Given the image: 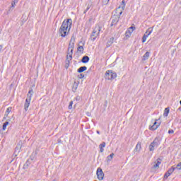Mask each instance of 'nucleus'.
<instances>
[{
  "mask_svg": "<svg viewBox=\"0 0 181 181\" xmlns=\"http://www.w3.org/2000/svg\"><path fill=\"white\" fill-rule=\"evenodd\" d=\"M73 25V20L71 18H68L64 20L59 30V33L62 37H66L69 33L70 32V29H71V25Z\"/></svg>",
  "mask_w": 181,
  "mask_h": 181,
  "instance_id": "1",
  "label": "nucleus"
},
{
  "mask_svg": "<svg viewBox=\"0 0 181 181\" xmlns=\"http://www.w3.org/2000/svg\"><path fill=\"white\" fill-rule=\"evenodd\" d=\"M101 32V26L100 25L97 24L92 32V34L90 35V40L92 42H94L98 36H100V33Z\"/></svg>",
  "mask_w": 181,
  "mask_h": 181,
  "instance_id": "2",
  "label": "nucleus"
},
{
  "mask_svg": "<svg viewBox=\"0 0 181 181\" xmlns=\"http://www.w3.org/2000/svg\"><path fill=\"white\" fill-rule=\"evenodd\" d=\"M105 78L106 80H114V78H117V73L112 70H107L105 72Z\"/></svg>",
  "mask_w": 181,
  "mask_h": 181,
  "instance_id": "3",
  "label": "nucleus"
},
{
  "mask_svg": "<svg viewBox=\"0 0 181 181\" xmlns=\"http://www.w3.org/2000/svg\"><path fill=\"white\" fill-rule=\"evenodd\" d=\"M73 59V52L67 51L66 54V69H69V66H70V62Z\"/></svg>",
  "mask_w": 181,
  "mask_h": 181,
  "instance_id": "4",
  "label": "nucleus"
},
{
  "mask_svg": "<svg viewBox=\"0 0 181 181\" xmlns=\"http://www.w3.org/2000/svg\"><path fill=\"white\" fill-rule=\"evenodd\" d=\"M76 42V38L73 36L71 38L70 42L68 47V52H74V43Z\"/></svg>",
  "mask_w": 181,
  "mask_h": 181,
  "instance_id": "5",
  "label": "nucleus"
},
{
  "mask_svg": "<svg viewBox=\"0 0 181 181\" xmlns=\"http://www.w3.org/2000/svg\"><path fill=\"white\" fill-rule=\"evenodd\" d=\"M96 175L98 180H104V172H103V169L101 168H98L96 171Z\"/></svg>",
  "mask_w": 181,
  "mask_h": 181,
  "instance_id": "6",
  "label": "nucleus"
},
{
  "mask_svg": "<svg viewBox=\"0 0 181 181\" xmlns=\"http://www.w3.org/2000/svg\"><path fill=\"white\" fill-rule=\"evenodd\" d=\"M176 170V168L171 167L164 175V179H168L169 176H170Z\"/></svg>",
  "mask_w": 181,
  "mask_h": 181,
  "instance_id": "7",
  "label": "nucleus"
},
{
  "mask_svg": "<svg viewBox=\"0 0 181 181\" xmlns=\"http://www.w3.org/2000/svg\"><path fill=\"white\" fill-rule=\"evenodd\" d=\"M122 11L124 10H122V7L119 6L115 9L114 16H116L119 18H121V15H122Z\"/></svg>",
  "mask_w": 181,
  "mask_h": 181,
  "instance_id": "8",
  "label": "nucleus"
},
{
  "mask_svg": "<svg viewBox=\"0 0 181 181\" xmlns=\"http://www.w3.org/2000/svg\"><path fill=\"white\" fill-rule=\"evenodd\" d=\"M135 30V26L132 25L130 28L127 29V30L125 33V36L127 37H129L132 35V32Z\"/></svg>",
  "mask_w": 181,
  "mask_h": 181,
  "instance_id": "9",
  "label": "nucleus"
},
{
  "mask_svg": "<svg viewBox=\"0 0 181 181\" xmlns=\"http://www.w3.org/2000/svg\"><path fill=\"white\" fill-rule=\"evenodd\" d=\"M159 125H160V123H158V119H156L153 124L151 127H149V129L151 131H156V129H158V128L159 127Z\"/></svg>",
  "mask_w": 181,
  "mask_h": 181,
  "instance_id": "10",
  "label": "nucleus"
},
{
  "mask_svg": "<svg viewBox=\"0 0 181 181\" xmlns=\"http://www.w3.org/2000/svg\"><path fill=\"white\" fill-rule=\"evenodd\" d=\"M32 99H30V97L27 98L25 99V102L24 104V110L25 111H28V108H29V105H30V101Z\"/></svg>",
  "mask_w": 181,
  "mask_h": 181,
  "instance_id": "11",
  "label": "nucleus"
},
{
  "mask_svg": "<svg viewBox=\"0 0 181 181\" xmlns=\"http://www.w3.org/2000/svg\"><path fill=\"white\" fill-rule=\"evenodd\" d=\"M118 22H119V18L113 16V19L112 20L110 26L111 27L115 26L117 25V23H118Z\"/></svg>",
  "mask_w": 181,
  "mask_h": 181,
  "instance_id": "12",
  "label": "nucleus"
},
{
  "mask_svg": "<svg viewBox=\"0 0 181 181\" xmlns=\"http://www.w3.org/2000/svg\"><path fill=\"white\" fill-rule=\"evenodd\" d=\"M160 160H162V159L158 158L156 161L154 162V165H153V169H159V165L162 163Z\"/></svg>",
  "mask_w": 181,
  "mask_h": 181,
  "instance_id": "13",
  "label": "nucleus"
},
{
  "mask_svg": "<svg viewBox=\"0 0 181 181\" xmlns=\"http://www.w3.org/2000/svg\"><path fill=\"white\" fill-rule=\"evenodd\" d=\"M115 37H112L110 39L107 40V42L106 43V47L108 48L111 46H112V43H114Z\"/></svg>",
  "mask_w": 181,
  "mask_h": 181,
  "instance_id": "14",
  "label": "nucleus"
},
{
  "mask_svg": "<svg viewBox=\"0 0 181 181\" xmlns=\"http://www.w3.org/2000/svg\"><path fill=\"white\" fill-rule=\"evenodd\" d=\"M152 145L154 146V147L158 148L159 146V138L156 137L154 139V140L151 142Z\"/></svg>",
  "mask_w": 181,
  "mask_h": 181,
  "instance_id": "15",
  "label": "nucleus"
},
{
  "mask_svg": "<svg viewBox=\"0 0 181 181\" xmlns=\"http://www.w3.org/2000/svg\"><path fill=\"white\" fill-rule=\"evenodd\" d=\"M90 62V57L88 56H83L81 59L82 63H88Z\"/></svg>",
  "mask_w": 181,
  "mask_h": 181,
  "instance_id": "16",
  "label": "nucleus"
},
{
  "mask_svg": "<svg viewBox=\"0 0 181 181\" xmlns=\"http://www.w3.org/2000/svg\"><path fill=\"white\" fill-rule=\"evenodd\" d=\"M151 54V52H146L144 55L142 57L143 62H145V60H148L149 59V55Z\"/></svg>",
  "mask_w": 181,
  "mask_h": 181,
  "instance_id": "17",
  "label": "nucleus"
},
{
  "mask_svg": "<svg viewBox=\"0 0 181 181\" xmlns=\"http://www.w3.org/2000/svg\"><path fill=\"white\" fill-rule=\"evenodd\" d=\"M105 142H102V144H100L99 145V148H100V152L103 153V152H104V148H105Z\"/></svg>",
  "mask_w": 181,
  "mask_h": 181,
  "instance_id": "18",
  "label": "nucleus"
},
{
  "mask_svg": "<svg viewBox=\"0 0 181 181\" xmlns=\"http://www.w3.org/2000/svg\"><path fill=\"white\" fill-rule=\"evenodd\" d=\"M141 148L142 147L141 146V142H138L134 148V151L139 152V151H141Z\"/></svg>",
  "mask_w": 181,
  "mask_h": 181,
  "instance_id": "19",
  "label": "nucleus"
},
{
  "mask_svg": "<svg viewBox=\"0 0 181 181\" xmlns=\"http://www.w3.org/2000/svg\"><path fill=\"white\" fill-rule=\"evenodd\" d=\"M32 95H33V89L32 88H30V90L28 91V93L27 94V98L32 99Z\"/></svg>",
  "mask_w": 181,
  "mask_h": 181,
  "instance_id": "20",
  "label": "nucleus"
},
{
  "mask_svg": "<svg viewBox=\"0 0 181 181\" xmlns=\"http://www.w3.org/2000/svg\"><path fill=\"white\" fill-rule=\"evenodd\" d=\"M87 70V66H81L78 69V73H83Z\"/></svg>",
  "mask_w": 181,
  "mask_h": 181,
  "instance_id": "21",
  "label": "nucleus"
},
{
  "mask_svg": "<svg viewBox=\"0 0 181 181\" xmlns=\"http://www.w3.org/2000/svg\"><path fill=\"white\" fill-rule=\"evenodd\" d=\"M170 111V109H169V107H166L164 110L163 117H168V115H169Z\"/></svg>",
  "mask_w": 181,
  "mask_h": 181,
  "instance_id": "22",
  "label": "nucleus"
},
{
  "mask_svg": "<svg viewBox=\"0 0 181 181\" xmlns=\"http://www.w3.org/2000/svg\"><path fill=\"white\" fill-rule=\"evenodd\" d=\"M112 158H114V153H112L107 157V161L110 162V160H112Z\"/></svg>",
  "mask_w": 181,
  "mask_h": 181,
  "instance_id": "23",
  "label": "nucleus"
},
{
  "mask_svg": "<svg viewBox=\"0 0 181 181\" xmlns=\"http://www.w3.org/2000/svg\"><path fill=\"white\" fill-rule=\"evenodd\" d=\"M80 82L76 83L74 82L73 86V91L75 93V91L77 90V87H78V84Z\"/></svg>",
  "mask_w": 181,
  "mask_h": 181,
  "instance_id": "24",
  "label": "nucleus"
},
{
  "mask_svg": "<svg viewBox=\"0 0 181 181\" xmlns=\"http://www.w3.org/2000/svg\"><path fill=\"white\" fill-rule=\"evenodd\" d=\"M8 125H9V122H4L3 124L2 131H5V129H6V127H8Z\"/></svg>",
  "mask_w": 181,
  "mask_h": 181,
  "instance_id": "25",
  "label": "nucleus"
},
{
  "mask_svg": "<svg viewBox=\"0 0 181 181\" xmlns=\"http://www.w3.org/2000/svg\"><path fill=\"white\" fill-rule=\"evenodd\" d=\"M11 111H12V107H9L7 108V110H6V114L4 116L8 117L9 112H11Z\"/></svg>",
  "mask_w": 181,
  "mask_h": 181,
  "instance_id": "26",
  "label": "nucleus"
},
{
  "mask_svg": "<svg viewBox=\"0 0 181 181\" xmlns=\"http://www.w3.org/2000/svg\"><path fill=\"white\" fill-rule=\"evenodd\" d=\"M155 146L153 144H152V143H151V144L149 145V151L150 152H153V151H155Z\"/></svg>",
  "mask_w": 181,
  "mask_h": 181,
  "instance_id": "27",
  "label": "nucleus"
},
{
  "mask_svg": "<svg viewBox=\"0 0 181 181\" xmlns=\"http://www.w3.org/2000/svg\"><path fill=\"white\" fill-rule=\"evenodd\" d=\"M152 30H151V28H149L145 33L144 35H146V36H149V35H151V33H152Z\"/></svg>",
  "mask_w": 181,
  "mask_h": 181,
  "instance_id": "28",
  "label": "nucleus"
},
{
  "mask_svg": "<svg viewBox=\"0 0 181 181\" xmlns=\"http://www.w3.org/2000/svg\"><path fill=\"white\" fill-rule=\"evenodd\" d=\"M36 155H37V151H35V153H34V155H33V153L30 156V159H31V160H35V159H36Z\"/></svg>",
  "mask_w": 181,
  "mask_h": 181,
  "instance_id": "29",
  "label": "nucleus"
},
{
  "mask_svg": "<svg viewBox=\"0 0 181 181\" xmlns=\"http://www.w3.org/2000/svg\"><path fill=\"white\" fill-rule=\"evenodd\" d=\"M147 38H148V35H146V34H144L141 39L142 42L145 43L146 42Z\"/></svg>",
  "mask_w": 181,
  "mask_h": 181,
  "instance_id": "30",
  "label": "nucleus"
},
{
  "mask_svg": "<svg viewBox=\"0 0 181 181\" xmlns=\"http://www.w3.org/2000/svg\"><path fill=\"white\" fill-rule=\"evenodd\" d=\"M122 6L121 7L122 10L124 11L125 10V0H122Z\"/></svg>",
  "mask_w": 181,
  "mask_h": 181,
  "instance_id": "31",
  "label": "nucleus"
},
{
  "mask_svg": "<svg viewBox=\"0 0 181 181\" xmlns=\"http://www.w3.org/2000/svg\"><path fill=\"white\" fill-rule=\"evenodd\" d=\"M78 52H84V47L83 46H78Z\"/></svg>",
  "mask_w": 181,
  "mask_h": 181,
  "instance_id": "32",
  "label": "nucleus"
},
{
  "mask_svg": "<svg viewBox=\"0 0 181 181\" xmlns=\"http://www.w3.org/2000/svg\"><path fill=\"white\" fill-rule=\"evenodd\" d=\"M68 108L69 110H71V108H73V100H71L70 103H69V105L68 106Z\"/></svg>",
  "mask_w": 181,
  "mask_h": 181,
  "instance_id": "33",
  "label": "nucleus"
},
{
  "mask_svg": "<svg viewBox=\"0 0 181 181\" xmlns=\"http://www.w3.org/2000/svg\"><path fill=\"white\" fill-rule=\"evenodd\" d=\"M91 8V5L88 4L86 9L84 11V13H87V11Z\"/></svg>",
  "mask_w": 181,
  "mask_h": 181,
  "instance_id": "34",
  "label": "nucleus"
},
{
  "mask_svg": "<svg viewBox=\"0 0 181 181\" xmlns=\"http://www.w3.org/2000/svg\"><path fill=\"white\" fill-rule=\"evenodd\" d=\"M109 2H110V0H103V5H108Z\"/></svg>",
  "mask_w": 181,
  "mask_h": 181,
  "instance_id": "35",
  "label": "nucleus"
},
{
  "mask_svg": "<svg viewBox=\"0 0 181 181\" xmlns=\"http://www.w3.org/2000/svg\"><path fill=\"white\" fill-rule=\"evenodd\" d=\"M174 168H175V169H177L178 170H181V165L179 163L177 165L176 167Z\"/></svg>",
  "mask_w": 181,
  "mask_h": 181,
  "instance_id": "36",
  "label": "nucleus"
},
{
  "mask_svg": "<svg viewBox=\"0 0 181 181\" xmlns=\"http://www.w3.org/2000/svg\"><path fill=\"white\" fill-rule=\"evenodd\" d=\"M78 78H84V74H78Z\"/></svg>",
  "mask_w": 181,
  "mask_h": 181,
  "instance_id": "37",
  "label": "nucleus"
},
{
  "mask_svg": "<svg viewBox=\"0 0 181 181\" xmlns=\"http://www.w3.org/2000/svg\"><path fill=\"white\" fill-rule=\"evenodd\" d=\"M29 162L28 161H27L26 163H25V164H24V166H23V168H24V169H26V168H28V166H29Z\"/></svg>",
  "mask_w": 181,
  "mask_h": 181,
  "instance_id": "38",
  "label": "nucleus"
},
{
  "mask_svg": "<svg viewBox=\"0 0 181 181\" xmlns=\"http://www.w3.org/2000/svg\"><path fill=\"white\" fill-rule=\"evenodd\" d=\"M16 5V3L15 1H12L11 8H15Z\"/></svg>",
  "mask_w": 181,
  "mask_h": 181,
  "instance_id": "39",
  "label": "nucleus"
},
{
  "mask_svg": "<svg viewBox=\"0 0 181 181\" xmlns=\"http://www.w3.org/2000/svg\"><path fill=\"white\" fill-rule=\"evenodd\" d=\"M76 101H80V100H81V98L78 95L76 97Z\"/></svg>",
  "mask_w": 181,
  "mask_h": 181,
  "instance_id": "40",
  "label": "nucleus"
},
{
  "mask_svg": "<svg viewBox=\"0 0 181 181\" xmlns=\"http://www.w3.org/2000/svg\"><path fill=\"white\" fill-rule=\"evenodd\" d=\"M174 132L175 131H173V129L168 130V134H173Z\"/></svg>",
  "mask_w": 181,
  "mask_h": 181,
  "instance_id": "41",
  "label": "nucleus"
},
{
  "mask_svg": "<svg viewBox=\"0 0 181 181\" xmlns=\"http://www.w3.org/2000/svg\"><path fill=\"white\" fill-rule=\"evenodd\" d=\"M2 48H3L2 45H0V52H2Z\"/></svg>",
  "mask_w": 181,
  "mask_h": 181,
  "instance_id": "42",
  "label": "nucleus"
},
{
  "mask_svg": "<svg viewBox=\"0 0 181 181\" xmlns=\"http://www.w3.org/2000/svg\"><path fill=\"white\" fill-rule=\"evenodd\" d=\"M96 132L98 134V135H100V131L97 130Z\"/></svg>",
  "mask_w": 181,
  "mask_h": 181,
  "instance_id": "43",
  "label": "nucleus"
},
{
  "mask_svg": "<svg viewBox=\"0 0 181 181\" xmlns=\"http://www.w3.org/2000/svg\"><path fill=\"white\" fill-rule=\"evenodd\" d=\"M178 111H181V107L178 108Z\"/></svg>",
  "mask_w": 181,
  "mask_h": 181,
  "instance_id": "44",
  "label": "nucleus"
},
{
  "mask_svg": "<svg viewBox=\"0 0 181 181\" xmlns=\"http://www.w3.org/2000/svg\"><path fill=\"white\" fill-rule=\"evenodd\" d=\"M18 1L19 0H14V2L18 3Z\"/></svg>",
  "mask_w": 181,
  "mask_h": 181,
  "instance_id": "45",
  "label": "nucleus"
},
{
  "mask_svg": "<svg viewBox=\"0 0 181 181\" xmlns=\"http://www.w3.org/2000/svg\"><path fill=\"white\" fill-rule=\"evenodd\" d=\"M1 32H2V29L0 28V35H1Z\"/></svg>",
  "mask_w": 181,
  "mask_h": 181,
  "instance_id": "46",
  "label": "nucleus"
},
{
  "mask_svg": "<svg viewBox=\"0 0 181 181\" xmlns=\"http://www.w3.org/2000/svg\"><path fill=\"white\" fill-rule=\"evenodd\" d=\"M179 164L181 165V162H180V163H179Z\"/></svg>",
  "mask_w": 181,
  "mask_h": 181,
  "instance_id": "47",
  "label": "nucleus"
},
{
  "mask_svg": "<svg viewBox=\"0 0 181 181\" xmlns=\"http://www.w3.org/2000/svg\"><path fill=\"white\" fill-rule=\"evenodd\" d=\"M16 149H18V147H16Z\"/></svg>",
  "mask_w": 181,
  "mask_h": 181,
  "instance_id": "48",
  "label": "nucleus"
},
{
  "mask_svg": "<svg viewBox=\"0 0 181 181\" xmlns=\"http://www.w3.org/2000/svg\"><path fill=\"white\" fill-rule=\"evenodd\" d=\"M53 181H56V180H54Z\"/></svg>",
  "mask_w": 181,
  "mask_h": 181,
  "instance_id": "49",
  "label": "nucleus"
}]
</instances>
